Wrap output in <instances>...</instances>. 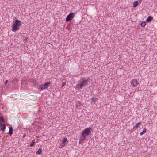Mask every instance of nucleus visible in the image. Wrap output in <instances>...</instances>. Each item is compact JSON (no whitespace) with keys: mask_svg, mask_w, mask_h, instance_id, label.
<instances>
[{"mask_svg":"<svg viewBox=\"0 0 157 157\" xmlns=\"http://www.w3.org/2000/svg\"><path fill=\"white\" fill-rule=\"evenodd\" d=\"M42 151V150L40 148H39L38 149L37 151L36 152V154H37V155L40 154H41V153Z\"/></svg>","mask_w":157,"mask_h":157,"instance_id":"nucleus-16","label":"nucleus"},{"mask_svg":"<svg viewBox=\"0 0 157 157\" xmlns=\"http://www.w3.org/2000/svg\"><path fill=\"white\" fill-rule=\"evenodd\" d=\"M2 124L1 123V121H0V125H2Z\"/></svg>","mask_w":157,"mask_h":157,"instance_id":"nucleus-23","label":"nucleus"},{"mask_svg":"<svg viewBox=\"0 0 157 157\" xmlns=\"http://www.w3.org/2000/svg\"><path fill=\"white\" fill-rule=\"evenodd\" d=\"M97 98H92V99H91V100H92V102H95L97 100Z\"/></svg>","mask_w":157,"mask_h":157,"instance_id":"nucleus-18","label":"nucleus"},{"mask_svg":"<svg viewBox=\"0 0 157 157\" xmlns=\"http://www.w3.org/2000/svg\"><path fill=\"white\" fill-rule=\"evenodd\" d=\"M64 86V84L63 83L62 85V87H63Z\"/></svg>","mask_w":157,"mask_h":157,"instance_id":"nucleus-24","label":"nucleus"},{"mask_svg":"<svg viewBox=\"0 0 157 157\" xmlns=\"http://www.w3.org/2000/svg\"><path fill=\"white\" fill-rule=\"evenodd\" d=\"M139 2H141V0H138Z\"/></svg>","mask_w":157,"mask_h":157,"instance_id":"nucleus-25","label":"nucleus"},{"mask_svg":"<svg viewBox=\"0 0 157 157\" xmlns=\"http://www.w3.org/2000/svg\"><path fill=\"white\" fill-rule=\"evenodd\" d=\"M26 134H24L23 135V138H25L26 136Z\"/></svg>","mask_w":157,"mask_h":157,"instance_id":"nucleus-22","label":"nucleus"},{"mask_svg":"<svg viewBox=\"0 0 157 157\" xmlns=\"http://www.w3.org/2000/svg\"><path fill=\"white\" fill-rule=\"evenodd\" d=\"M2 127L1 128V130L4 132L6 128V126L5 124H3L1 126Z\"/></svg>","mask_w":157,"mask_h":157,"instance_id":"nucleus-10","label":"nucleus"},{"mask_svg":"<svg viewBox=\"0 0 157 157\" xmlns=\"http://www.w3.org/2000/svg\"><path fill=\"white\" fill-rule=\"evenodd\" d=\"M0 121L1 122H4V119L3 117H0Z\"/></svg>","mask_w":157,"mask_h":157,"instance_id":"nucleus-20","label":"nucleus"},{"mask_svg":"<svg viewBox=\"0 0 157 157\" xmlns=\"http://www.w3.org/2000/svg\"><path fill=\"white\" fill-rule=\"evenodd\" d=\"M131 82L133 86V87H134L136 86L138 84L137 80L135 79H132V80Z\"/></svg>","mask_w":157,"mask_h":157,"instance_id":"nucleus-6","label":"nucleus"},{"mask_svg":"<svg viewBox=\"0 0 157 157\" xmlns=\"http://www.w3.org/2000/svg\"><path fill=\"white\" fill-rule=\"evenodd\" d=\"M153 19V17H152L149 16L147 19L146 20V21L147 22H150Z\"/></svg>","mask_w":157,"mask_h":157,"instance_id":"nucleus-11","label":"nucleus"},{"mask_svg":"<svg viewBox=\"0 0 157 157\" xmlns=\"http://www.w3.org/2000/svg\"><path fill=\"white\" fill-rule=\"evenodd\" d=\"M67 140V139L66 138H64L63 140L62 141V142L63 143H64L66 142Z\"/></svg>","mask_w":157,"mask_h":157,"instance_id":"nucleus-19","label":"nucleus"},{"mask_svg":"<svg viewBox=\"0 0 157 157\" xmlns=\"http://www.w3.org/2000/svg\"><path fill=\"white\" fill-rule=\"evenodd\" d=\"M13 133V128L12 127H9V134L10 135H12Z\"/></svg>","mask_w":157,"mask_h":157,"instance_id":"nucleus-13","label":"nucleus"},{"mask_svg":"<svg viewBox=\"0 0 157 157\" xmlns=\"http://www.w3.org/2000/svg\"><path fill=\"white\" fill-rule=\"evenodd\" d=\"M138 5V2L137 1L134 2L133 3V6L134 7H136Z\"/></svg>","mask_w":157,"mask_h":157,"instance_id":"nucleus-12","label":"nucleus"},{"mask_svg":"<svg viewBox=\"0 0 157 157\" xmlns=\"http://www.w3.org/2000/svg\"><path fill=\"white\" fill-rule=\"evenodd\" d=\"M141 124V122L138 123L136 125L134 126L133 128L136 129L138 128H140V127Z\"/></svg>","mask_w":157,"mask_h":157,"instance_id":"nucleus-9","label":"nucleus"},{"mask_svg":"<svg viewBox=\"0 0 157 157\" xmlns=\"http://www.w3.org/2000/svg\"><path fill=\"white\" fill-rule=\"evenodd\" d=\"M146 22L145 21H144L141 22L140 25L142 27H144L146 25Z\"/></svg>","mask_w":157,"mask_h":157,"instance_id":"nucleus-17","label":"nucleus"},{"mask_svg":"<svg viewBox=\"0 0 157 157\" xmlns=\"http://www.w3.org/2000/svg\"><path fill=\"white\" fill-rule=\"evenodd\" d=\"M75 14L74 13H70L67 17L66 21H70L74 17Z\"/></svg>","mask_w":157,"mask_h":157,"instance_id":"nucleus-3","label":"nucleus"},{"mask_svg":"<svg viewBox=\"0 0 157 157\" xmlns=\"http://www.w3.org/2000/svg\"><path fill=\"white\" fill-rule=\"evenodd\" d=\"M8 82V80H6L5 81V84L6 85V84H7Z\"/></svg>","mask_w":157,"mask_h":157,"instance_id":"nucleus-21","label":"nucleus"},{"mask_svg":"<svg viewBox=\"0 0 157 157\" xmlns=\"http://www.w3.org/2000/svg\"><path fill=\"white\" fill-rule=\"evenodd\" d=\"M44 89V86L43 85H40L39 86V90L40 91H42Z\"/></svg>","mask_w":157,"mask_h":157,"instance_id":"nucleus-14","label":"nucleus"},{"mask_svg":"<svg viewBox=\"0 0 157 157\" xmlns=\"http://www.w3.org/2000/svg\"><path fill=\"white\" fill-rule=\"evenodd\" d=\"M14 23L19 26L22 25V22L21 21L16 19Z\"/></svg>","mask_w":157,"mask_h":157,"instance_id":"nucleus-5","label":"nucleus"},{"mask_svg":"<svg viewBox=\"0 0 157 157\" xmlns=\"http://www.w3.org/2000/svg\"><path fill=\"white\" fill-rule=\"evenodd\" d=\"M50 84V83L49 82H47L44 83L43 85L44 88V89H47Z\"/></svg>","mask_w":157,"mask_h":157,"instance_id":"nucleus-7","label":"nucleus"},{"mask_svg":"<svg viewBox=\"0 0 157 157\" xmlns=\"http://www.w3.org/2000/svg\"><path fill=\"white\" fill-rule=\"evenodd\" d=\"M37 140H33L30 144V146L31 147L33 146L35 144L37 143Z\"/></svg>","mask_w":157,"mask_h":157,"instance_id":"nucleus-8","label":"nucleus"},{"mask_svg":"<svg viewBox=\"0 0 157 157\" xmlns=\"http://www.w3.org/2000/svg\"><path fill=\"white\" fill-rule=\"evenodd\" d=\"M146 128H144V129L143 130V131L141 132L140 134V135L141 136V135H143L146 132Z\"/></svg>","mask_w":157,"mask_h":157,"instance_id":"nucleus-15","label":"nucleus"},{"mask_svg":"<svg viewBox=\"0 0 157 157\" xmlns=\"http://www.w3.org/2000/svg\"><path fill=\"white\" fill-rule=\"evenodd\" d=\"M91 132V128H87L82 130L81 133L82 137L79 140V143L81 141L83 142L84 140H86L87 137L90 135Z\"/></svg>","mask_w":157,"mask_h":157,"instance_id":"nucleus-1","label":"nucleus"},{"mask_svg":"<svg viewBox=\"0 0 157 157\" xmlns=\"http://www.w3.org/2000/svg\"><path fill=\"white\" fill-rule=\"evenodd\" d=\"M19 29V27L14 23L12 25V30L13 32H16Z\"/></svg>","mask_w":157,"mask_h":157,"instance_id":"nucleus-4","label":"nucleus"},{"mask_svg":"<svg viewBox=\"0 0 157 157\" xmlns=\"http://www.w3.org/2000/svg\"><path fill=\"white\" fill-rule=\"evenodd\" d=\"M88 82V79H84L79 84V83H78L77 84V85H79V88L80 89H82L84 86H86L87 84V82Z\"/></svg>","mask_w":157,"mask_h":157,"instance_id":"nucleus-2","label":"nucleus"}]
</instances>
